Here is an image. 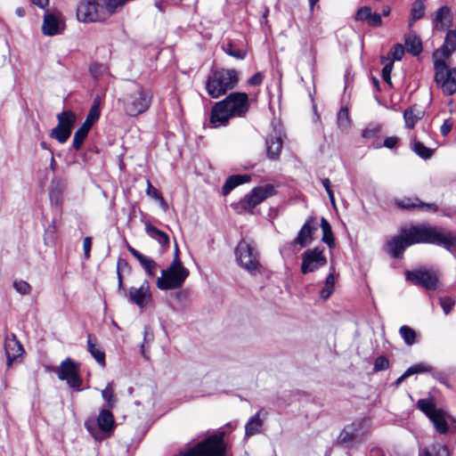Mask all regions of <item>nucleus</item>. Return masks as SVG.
Segmentation results:
<instances>
[{
    "mask_svg": "<svg viewBox=\"0 0 456 456\" xmlns=\"http://www.w3.org/2000/svg\"><path fill=\"white\" fill-rule=\"evenodd\" d=\"M402 232L408 236L412 245L434 244L452 253L456 251V233L454 232H443L439 228L428 224H411L402 228Z\"/></svg>",
    "mask_w": 456,
    "mask_h": 456,
    "instance_id": "nucleus-1",
    "label": "nucleus"
},
{
    "mask_svg": "<svg viewBox=\"0 0 456 456\" xmlns=\"http://www.w3.org/2000/svg\"><path fill=\"white\" fill-rule=\"evenodd\" d=\"M248 96L246 93H232L224 100L215 103L209 121L214 127L226 126L234 117H244L249 110Z\"/></svg>",
    "mask_w": 456,
    "mask_h": 456,
    "instance_id": "nucleus-2",
    "label": "nucleus"
},
{
    "mask_svg": "<svg viewBox=\"0 0 456 456\" xmlns=\"http://www.w3.org/2000/svg\"><path fill=\"white\" fill-rule=\"evenodd\" d=\"M239 83V72L235 69H212L206 80V90L212 98L224 95Z\"/></svg>",
    "mask_w": 456,
    "mask_h": 456,
    "instance_id": "nucleus-3",
    "label": "nucleus"
},
{
    "mask_svg": "<svg viewBox=\"0 0 456 456\" xmlns=\"http://www.w3.org/2000/svg\"><path fill=\"white\" fill-rule=\"evenodd\" d=\"M128 264L126 260L118 259L117 264V276H118V290L123 297H126L132 304L136 305L140 308L146 307L152 299L151 292L150 290V284L148 281H144L139 288L131 287L128 291L124 287L123 277L121 270L128 268Z\"/></svg>",
    "mask_w": 456,
    "mask_h": 456,
    "instance_id": "nucleus-4",
    "label": "nucleus"
},
{
    "mask_svg": "<svg viewBox=\"0 0 456 456\" xmlns=\"http://www.w3.org/2000/svg\"><path fill=\"white\" fill-rule=\"evenodd\" d=\"M153 94L150 89L138 86L118 101L122 102L126 115L137 117L146 112L152 102Z\"/></svg>",
    "mask_w": 456,
    "mask_h": 456,
    "instance_id": "nucleus-5",
    "label": "nucleus"
},
{
    "mask_svg": "<svg viewBox=\"0 0 456 456\" xmlns=\"http://www.w3.org/2000/svg\"><path fill=\"white\" fill-rule=\"evenodd\" d=\"M188 276L189 270L183 265L180 258L174 257L169 266L162 270L156 285L161 290L176 289L183 285Z\"/></svg>",
    "mask_w": 456,
    "mask_h": 456,
    "instance_id": "nucleus-6",
    "label": "nucleus"
},
{
    "mask_svg": "<svg viewBox=\"0 0 456 456\" xmlns=\"http://www.w3.org/2000/svg\"><path fill=\"white\" fill-rule=\"evenodd\" d=\"M234 253L237 263L250 275L256 276L262 273L263 266L260 264L259 252L252 243L241 240Z\"/></svg>",
    "mask_w": 456,
    "mask_h": 456,
    "instance_id": "nucleus-7",
    "label": "nucleus"
},
{
    "mask_svg": "<svg viewBox=\"0 0 456 456\" xmlns=\"http://www.w3.org/2000/svg\"><path fill=\"white\" fill-rule=\"evenodd\" d=\"M275 187L271 183L253 188L236 205L238 213H253V209L265 200L276 194Z\"/></svg>",
    "mask_w": 456,
    "mask_h": 456,
    "instance_id": "nucleus-8",
    "label": "nucleus"
},
{
    "mask_svg": "<svg viewBox=\"0 0 456 456\" xmlns=\"http://www.w3.org/2000/svg\"><path fill=\"white\" fill-rule=\"evenodd\" d=\"M405 278L415 286L426 290H436L439 287V277L436 271L420 267L405 272Z\"/></svg>",
    "mask_w": 456,
    "mask_h": 456,
    "instance_id": "nucleus-9",
    "label": "nucleus"
},
{
    "mask_svg": "<svg viewBox=\"0 0 456 456\" xmlns=\"http://www.w3.org/2000/svg\"><path fill=\"white\" fill-rule=\"evenodd\" d=\"M435 81L446 95H452L456 92V76L449 68L444 60L436 59L434 61Z\"/></svg>",
    "mask_w": 456,
    "mask_h": 456,
    "instance_id": "nucleus-10",
    "label": "nucleus"
},
{
    "mask_svg": "<svg viewBox=\"0 0 456 456\" xmlns=\"http://www.w3.org/2000/svg\"><path fill=\"white\" fill-rule=\"evenodd\" d=\"M105 5L96 0H82L77 8V17L82 22H96L104 19Z\"/></svg>",
    "mask_w": 456,
    "mask_h": 456,
    "instance_id": "nucleus-11",
    "label": "nucleus"
},
{
    "mask_svg": "<svg viewBox=\"0 0 456 456\" xmlns=\"http://www.w3.org/2000/svg\"><path fill=\"white\" fill-rule=\"evenodd\" d=\"M323 247L306 249L302 254L300 271L303 274L314 273L327 264Z\"/></svg>",
    "mask_w": 456,
    "mask_h": 456,
    "instance_id": "nucleus-12",
    "label": "nucleus"
},
{
    "mask_svg": "<svg viewBox=\"0 0 456 456\" xmlns=\"http://www.w3.org/2000/svg\"><path fill=\"white\" fill-rule=\"evenodd\" d=\"M79 366L70 358H67L60 364L57 375L59 379L65 380L69 387L79 388L82 385V379L79 377Z\"/></svg>",
    "mask_w": 456,
    "mask_h": 456,
    "instance_id": "nucleus-13",
    "label": "nucleus"
},
{
    "mask_svg": "<svg viewBox=\"0 0 456 456\" xmlns=\"http://www.w3.org/2000/svg\"><path fill=\"white\" fill-rule=\"evenodd\" d=\"M316 230V219L314 216H309L297 232V237L290 242V245L293 247L299 246L300 248H305L312 242L314 232Z\"/></svg>",
    "mask_w": 456,
    "mask_h": 456,
    "instance_id": "nucleus-14",
    "label": "nucleus"
},
{
    "mask_svg": "<svg viewBox=\"0 0 456 456\" xmlns=\"http://www.w3.org/2000/svg\"><path fill=\"white\" fill-rule=\"evenodd\" d=\"M364 425V419H356L351 424L346 426L338 436V443L340 444H346L353 443L354 441L363 436L364 432L362 431Z\"/></svg>",
    "mask_w": 456,
    "mask_h": 456,
    "instance_id": "nucleus-15",
    "label": "nucleus"
},
{
    "mask_svg": "<svg viewBox=\"0 0 456 456\" xmlns=\"http://www.w3.org/2000/svg\"><path fill=\"white\" fill-rule=\"evenodd\" d=\"M395 204L400 208L406 210H419L429 213H436L438 211V206L436 203H426L417 197L396 200Z\"/></svg>",
    "mask_w": 456,
    "mask_h": 456,
    "instance_id": "nucleus-16",
    "label": "nucleus"
},
{
    "mask_svg": "<svg viewBox=\"0 0 456 456\" xmlns=\"http://www.w3.org/2000/svg\"><path fill=\"white\" fill-rule=\"evenodd\" d=\"M411 242L404 232L400 231V235L394 236L387 242V248L389 255L394 258H402L403 252L411 246Z\"/></svg>",
    "mask_w": 456,
    "mask_h": 456,
    "instance_id": "nucleus-17",
    "label": "nucleus"
},
{
    "mask_svg": "<svg viewBox=\"0 0 456 456\" xmlns=\"http://www.w3.org/2000/svg\"><path fill=\"white\" fill-rule=\"evenodd\" d=\"M4 350L8 366H11L12 362H14L18 357L21 356L24 353L23 346L14 334H12L10 337L6 338L4 342Z\"/></svg>",
    "mask_w": 456,
    "mask_h": 456,
    "instance_id": "nucleus-18",
    "label": "nucleus"
},
{
    "mask_svg": "<svg viewBox=\"0 0 456 456\" xmlns=\"http://www.w3.org/2000/svg\"><path fill=\"white\" fill-rule=\"evenodd\" d=\"M266 155L272 160L279 159L282 149V139L281 132L274 130L270 134L265 141Z\"/></svg>",
    "mask_w": 456,
    "mask_h": 456,
    "instance_id": "nucleus-19",
    "label": "nucleus"
},
{
    "mask_svg": "<svg viewBox=\"0 0 456 456\" xmlns=\"http://www.w3.org/2000/svg\"><path fill=\"white\" fill-rule=\"evenodd\" d=\"M127 249L131 255L138 260L142 267L150 277L152 278L156 275L158 264L152 258L142 254L131 246H128Z\"/></svg>",
    "mask_w": 456,
    "mask_h": 456,
    "instance_id": "nucleus-20",
    "label": "nucleus"
},
{
    "mask_svg": "<svg viewBox=\"0 0 456 456\" xmlns=\"http://www.w3.org/2000/svg\"><path fill=\"white\" fill-rule=\"evenodd\" d=\"M97 425L102 432L110 434L115 425L112 412L110 410L102 409L97 418Z\"/></svg>",
    "mask_w": 456,
    "mask_h": 456,
    "instance_id": "nucleus-21",
    "label": "nucleus"
},
{
    "mask_svg": "<svg viewBox=\"0 0 456 456\" xmlns=\"http://www.w3.org/2000/svg\"><path fill=\"white\" fill-rule=\"evenodd\" d=\"M42 32L45 36H55L61 32L57 18L52 13H45L42 25Z\"/></svg>",
    "mask_w": 456,
    "mask_h": 456,
    "instance_id": "nucleus-22",
    "label": "nucleus"
},
{
    "mask_svg": "<svg viewBox=\"0 0 456 456\" xmlns=\"http://www.w3.org/2000/svg\"><path fill=\"white\" fill-rule=\"evenodd\" d=\"M452 20L451 9L444 5L440 7L436 12L433 19V26L436 29L444 30L446 24L445 22H451Z\"/></svg>",
    "mask_w": 456,
    "mask_h": 456,
    "instance_id": "nucleus-23",
    "label": "nucleus"
},
{
    "mask_svg": "<svg viewBox=\"0 0 456 456\" xmlns=\"http://www.w3.org/2000/svg\"><path fill=\"white\" fill-rule=\"evenodd\" d=\"M250 179L251 177L248 175H233L229 176L222 187L223 194H229L235 187L249 182Z\"/></svg>",
    "mask_w": 456,
    "mask_h": 456,
    "instance_id": "nucleus-24",
    "label": "nucleus"
},
{
    "mask_svg": "<svg viewBox=\"0 0 456 456\" xmlns=\"http://www.w3.org/2000/svg\"><path fill=\"white\" fill-rule=\"evenodd\" d=\"M56 118L58 120V126L64 127L72 132L77 121V117L72 110H63L57 114Z\"/></svg>",
    "mask_w": 456,
    "mask_h": 456,
    "instance_id": "nucleus-25",
    "label": "nucleus"
},
{
    "mask_svg": "<svg viewBox=\"0 0 456 456\" xmlns=\"http://www.w3.org/2000/svg\"><path fill=\"white\" fill-rule=\"evenodd\" d=\"M423 112L416 106H411L403 111V118L407 128H413L416 123L421 119Z\"/></svg>",
    "mask_w": 456,
    "mask_h": 456,
    "instance_id": "nucleus-26",
    "label": "nucleus"
},
{
    "mask_svg": "<svg viewBox=\"0 0 456 456\" xmlns=\"http://www.w3.org/2000/svg\"><path fill=\"white\" fill-rule=\"evenodd\" d=\"M456 50V30H449L440 52L444 58H448Z\"/></svg>",
    "mask_w": 456,
    "mask_h": 456,
    "instance_id": "nucleus-27",
    "label": "nucleus"
},
{
    "mask_svg": "<svg viewBox=\"0 0 456 456\" xmlns=\"http://www.w3.org/2000/svg\"><path fill=\"white\" fill-rule=\"evenodd\" d=\"M145 230L148 235L153 240H156L162 247H167L169 245V236L156 226L147 224Z\"/></svg>",
    "mask_w": 456,
    "mask_h": 456,
    "instance_id": "nucleus-28",
    "label": "nucleus"
},
{
    "mask_svg": "<svg viewBox=\"0 0 456 456\" xmlns=\"http://www.w3.org/2000/svg\"><path fill=\"white\" fill-rule=\"evenodd\" d=\"M405 47L409 53L418 56L422 52L420 38L415 34H410L405 37Z\"/></svg>",
    "mask_w": 456,
    "mask_h": 456,
    "instance_id": "nucleus-29",
    "label": "nucleus"
},
{
    "mask_svg": "<svg viewBox=\"0 0 456 456\" xmlns=\"http://www.w3.org/2000/svg\"><path fill=\"white\" fill-rule=\"evenodd\" d=\"M417 407L423 411L428 419L432 418L436 413H437L441 409H436V404L434 403V399L431 398H424L419 399L417 403Z\"/></svg>",
    "mask_w": 456,
    "mask_h": 456,
    "instance_id": "nucleus-30",
    "label": "nucleus"
},
{
    "mask_svg": "<svg viewBox=\"0 0 456 456\" xmlns=\"http://www.w3.org/2000/svg\"><path fill=\"white\" fill-rule=\"evenodd\" d=\"M321 228L322 231V240L326 243L329 248H332L335 247L334 236L331 229V225L328 222V220L324 217L321 219Z\"/></svg>",
    "mask_w": 456,
    "mask_h": 456,
    "instance_id": "nucleus-31",
    "label": "nucleus"
},
{
    "mask_svg": "<svg viewBox=\"0 0 456 456\" xmlns=\"http://www.w3.org/2000/svg\"><path fill=\"white\" fill-rule=\"evenodd\" d=\"M87 347L89 353L95 359V361L102 365L105 366V353L92 341V335L87 336Z\"/></svg>",
    "mask_w": 456,
    "mask_h": 456,
    "instance_id": "nucleus-32",
    "label": "nucleus"
},
{
    "mask_svg": "<svg viewBox=\"0 0 456 456\" xmlns=\"http://www.w3.org/2000/svg\"><path fill=\"white\" fill-rule=\"evenodd\" d=\"M262 427V420L260 419V411H257L253 417H251L245 425V434L248 436H251L259 432Z\"/></svg>",
    "mask_w": 456,
    "mask_h": 456,
    "instance_id": "nucleus-33",
    "label": "nucleus"
},
{
    "mask_svg": "<svg viewBox=\"0 0 456 456\" xmlns=\"http://www.w3.org/2000/svg\"><path fill=\"white\" fill-rule=\"evenodd\" d=\"M411 151L423 159H429L433 156V150L425 146L421 142L413 140L411 143Z\"/></svg>",
    "mask_w": 456,
    "mask_h": 456,
    "instance_id": "nucleus-34",
    "label": "nucleus"
},
{
    "mask_svg": "<svg viewBox=\"0 0 456 456\" xmlns=\"http://www.w3.org/2000/svg\"><path fill=\"white\" fill-rule=\"evenodd\" d=\"M425 14V4L421 0L413 2L411 8V18L409 20V26H412L414 22L421 19Z\"/></svg>",
    "mask_w": 456,
    "mask_h": 456,
    "instance_id": "nucleus-35",
    "label": "nucleus"
},
{
    "mask_svg": "<svg viewBox=\"0 0 456 456\" xmlns=\"http://www.w3.org/2000/svg\"><path fill=\"white\" fill-rule=\"evenodd\" d=\"M338 126L343 132H346L351 127V119L349 118L348 109L341 107L337 118Z\"/></svg>",
    "mask_w": 456,
    "mask_h": 456,
    "instance_id": "nucleus-36",
    "label": "nucleus"
},
{
    "mask_svg": "<svg viewBox=\"0 0 456 456\" xmlns=\"http://www.w3.org/2000/svg\"><path fill=\"white\" fill-rule=\"evenodd\" d=\"M223 50L227 53L228 55L237 59V60H243L247 56V51L238 47L235 44L229 42L226 45H223Z\"/></svg>",
    "mask_w": 456,
    "mask_h": 456,
    "instance_id": "nucleus-37",
    "label": "nucleus"
},
{
    "mask_svg": "<svg viewBox=\"0 0 456 456\" xmlns=\"http://www.w3.org/2000/svg\"><path fill=\"white\" fill-rule=\"evenodd\" d=\"M429 419L432 421L438 433L445 434L448 431V424L442 410H440Z\"/></svg>",
    "mask_w": 456,
    "mask_h": 456,
    "instance_id": "nucleus-38",
    "label": "nucleus"
},
{
    "mask_svg": "<svg viewBox=\"0 0 456 456\" xmlns=\"http://www.w3.org/2000/svg\"><path fill=\"white\" fill-rule=\"evenodd\" d=\"M89 129L86 127V126H80L78 129L75 132L73 141H72V147L76 151H79L84 143V141L88 135Z\"/></svg>",
    "mask_w": 456,
    "mask_h": 456,
    "instance_id": "nucleus-39",
    "label": "nucleus"
},
{
    "mask_svg": "<svg viewBox=\"0 0 456 456\" xmlns=\"http://www.w3.org/2000/svg\"><path fill=\"white\" fill-rule=\"evenodd\" d=\"M335 289V277L333 273H330L326 277L325 283L322 290L320 291V297L326 300L333 293Z\"/></svg>",
    "mask_w": 456,
    "mask_h": 456,
    "instance_id": "nucleus-40",
    "label": "nucleus"
},
{
    "mask_svg": "<svg viewBox=\"0 0 456 456\" xmlns=\"http://www.w3.org/2000/svg\"><path fill=\"white\" fill-rule=\"evenodd\" d=\"M399 333L407 346H411L416 343L417 334L411 327L406 325L402 326L399 330Z\"/></svg>",
    "mask_w": 456,
    "mask_h": 456,
    "instance_id": "nucleus-41",
    "label": "nucleus"
},
{
    "mask_svg": "<svg viewBox=\"0 0 456 456\" xmlns=\"http://www.w3.org/2000/svg\"><path fill=\"white\" fill-rule=\"evenodd\" d=\"M419 456H449V451L445 445L436 444L425 449Z\"/></svg>",
    "mask_w": 456,
    "mask_h": 456,
    "instance_id": "nucleus-42",
    "label": "nucleus"
},
{
    "mask_svg": "<svg viewBox=\"0 0 456 456\" xmlns=\"http://www.w3.org/2000/svg\"><path fill=\"white\" fill-rule=\"evenodd\" d=\"M71 134V131L56 126L50 134V136L60 143H65Z\"/></svg>",
    "mask_w": 456,
    "mask_h": 456,
    "instance_id": "nucleus-43",
    "label": "nucleus"
},
{
    "mask_svg": "<svg viewBox=\"0 0 456 456\" xmlns=\"http://www.w3.org/2000/svg\"><path fill=\"white\" fill-rule=\"evenodd\" d=\"M433 367L425 362H419L411 365L406 370V374L410 377L414 374H420L432 371Z\"/></svg>",
    "mask_w": 456,
    "mask_h": 456,
    "instance_id": "nucleus-44",
    "label": "nucleus"
},
{
    "mask_svg": "<svg viewBox=\"0 0 456 456\" xmlns=\"http://www.w3.org/2000/svg\"><path fill=\"white\" fill-rule=\"evenodd\" d=\"M102 397L103 398L104 401L107 402L108 406L110 408L114 407L116 399H115V395L113 393V388H112L111 383H108L106 387L103 390H102Z\"/></svg>",
    "mask_w": 456,
    "mask_h": 456,
    "instance_id": "nucleus-45",
    "label": "nucleus"
},
{
    "mask_svg": "<svg viewBox=\"0 0 456 456\" xmlns=\"http://www.w3.org/2000/svg\"><path fill=\"white\" fill-rule=\"evenodd\" d=\"M389 368V361L386 356H378L374 361L373 370L375 372L387 370Z\"/></svg>",
    "mask_w": 456,
    "mask_h": 456,
    "instance_id": "nucleus-46",
    "label": "nucleus"
},
{
    "mask_svg": "<svg viewBox=\"0 0 456 456\" xmlns=\"http://www.w3.org/2000/svg\"><path fill=\"white\" fill-rule=\"evenodd\" d=\"M371 13V8L370 6H362L360 7L356 13H355V16H354V20L356 21H363V20H369V17Z\"/></svg>",
    "mask_w": 456,
    "mask_h": 456,
    "instance_id": "nucleus-47",
    "label": "nucleus"
},
{
    "mask_svg": "<svg viewBox=\"0 0 456 456\" xmlns=\"http://www.w3.org/2000/svg\"><path fill=\"white\" fill-rule=\"evenodd\" d=\"M56 238V227L54 224H50L45 232L44 240L46 245L53 244Z\"/></svg>",
    "mask_w": 456,
    "mask_h": 456,
    "instance_id": "nucleus-48",
    "label": "nucleus"
},
{
    "mask_svg": "<svg viewBox=\"0 0 456 456\" xmlns=\"http://www.w3.org/2000/svg\"><path fill=\"white\" fill-rule=\"evenodd\" d=\"M13 288L20 295H27L31 290V286L25 281H14Z\"/></svg>",
    "mask_w": 456,
    "mask_h": 456,
    "instance_id": "nucleus-49",
    "label": "nucleus"
},
{
    "mask_svg": "<svg viewBox=\"0 0 456 456\" xmlns=\"http://www.w3.org/2000/svg\"><path fill=\"white\" fill-rule=\"evenodd\" d=\"M440 305L443 308V311L444 314H448L451 313L452 309L453 308L455 302L454 300L450 297H440Z\"/></svg>",
    "mask_w": 456,
    "mask_h": 456,
    "instance_id": "nucleus-50",
    "label": "nucleus"
},
{
    "mask_svg": "<svg viewBox=\"0 0 456 456\" xmlns=\"http://www.w3.org/2000/svg\"><path fill=\"white\" fill-rule=\"evenodd\" d=\"M89 71L94 78L97 79L106 71V67L101 63H94L90 66Z\"/></svg>",
    "mask_w": 456,
    "mask_h": 456,
    "instance_id": "nucleus-51",
    "label": "nucleus"
},
{
    "mask_svg": "<svg viewBox=\"0 0 456 456\" xmlns=\"http://www.w3.org/2000/svg\"><path fill=\"white\" fill-rule=\"evenodd\" d=\"M394 63L393 61H389L387 63L384 68L382 69V78L383 80L388 84L390 86H392V81H391V72L393 69Z\"/></svg>",
    "mask_w": 456,
    "mask_h": 456,
    "instance_id": "nucleus-52",
    "label": "nucleus"
},
{
    "mask_svg": "<svg viewBox=\"0 0 456 456\" xmlns=\"http://www.w3.org/2000/svg\"><path fill=\"white\" fill-rule=\"evenodd\" d=\"M380 133L379 126L368 127L362 133V136L366 139L378 138Z\"/></svg>",
    "mask_w": 456,
    "mask_h": 456,
    "instance_id": "nucleus-53",
    "label": "nucleus"
},
{
    "mask_svg": "<svg viewBox=\"0 0 456 456\" xmlns=\"http://www.w3.org/2000/svg\"><path fill=\"white\" fill-rule=\"evenodd\" d=\"M367 23L370 27L377 28L381 27L383 24L381 15L378 12H372L370 13L369 20H367Z\"/></svg>",
    "mask_w": 456,
    "mask_h": 456,
    "instance_id": "nucleus-54",
    "label": "nucleus"
},
{
    "mask_svg": "<svg viewBox=\"0 0 456 456\" xmlns=\"http://www.w3.org/2000/svg\"><path fill=\"white\" fill-rule=\"evenodd\" d=\"M404 52L405 48L403 47V45L395 44L391 50V54L394 60L400 61L404 55Z\"/></svg>",
    "mask_w": 456,
    "mask_h": 456,
    "instance_id": "nucleus-55",
    "label": "nucleus"
},
{
    "mask_svg": "<svg viewBox=\"0 0 456 456\" xmlns=\"http://www.w3.org/2000/svg\"><path fill=\"white\" fill-rule=\"evenodd\" d=\"M322 184L323 185L325 191L328 193L329 199L330 200V203L335 206V197L334 192L331 190V183L329 178H323L322 179Z\"/></svg>",
    "mask_w": 456,
    "mask_h": 456,
    "instance_id": "nucleus-56",
    "label": "nucleus"
},
{
    "mask_svg": "<svg viewBox=\"0 0 456 456\" xmlns=\"http://www.w3.org/2000/svg\"><path fill=\"white\" fill-rule=\"evenodd\" d=\"M430 372H431L432 377L436 380L439 381L441 384H444V385L449 387L447 377L443 371L437 370H432V371H430Z\"/></svg>",
    "mask_w": 456,
    "mask_h": 456,
    "instance_id": "nucleus-57",
    "label": "nucleus"
},
{
    "mask_svg": "<svg viewBox=\"0 0 456 456\" xmlns=\"http://www.w3.org/2000/svg\"><path fill=\"white\" fill-rule=\"evenodd\" d=\"M264 75L261 72H256L248 80L249 86H259L263 83Z\"/></svg>",
    "mask_w": 456,
    "mask_h": 456,
    "instance_id": "nucleus-58",
    "label": "nucleus"
},
{
    "mask_svg": "<svg viewBox=\"0 0 456 456\" xmlns=\"http://www.w3.org/2000/svg\"><path fill=\"white\" fill-rule=\"evenodd\" d=\"M146 193L149 197L157 200L160 198L161 193L151 183L150 181H147V189Z\"/></svg>",
    "mask_w": 456,
    "mask_h": 456,
    "instance_id": "nucleus-59",
    "label": "nucleus"
},
{
    "mask_svg": "<svg viewBox=\"0 0 456 456\" xmlns=\"http://www.w3.org/2000/svg\"><path fill=\"white\" fill-rule=\"evenodd\" d=\"M92 247V238L86 237L83 240L84 256L86 259L90 257V251Z\"/></svg>",
    "mask_w": 456,
    "mask_h": 456,
    "instance_id": "nucleus-60",
    "label": "nucleus"
},
{
    "mask_svg": "<svg viewBox=\"0 0 456 456\" xmlns=\"http://www.w3.org/2000/svg\"><path fill=\"white\" fill-rule=\"evenodd\" d=\"M100 116H101V110H96V107H94V108H90V110L86 115V118L96 122L100 118Z\"/></svg>",
    "mask_w": 456,
    "mask_h": 456,
    "instance_id": "nucleus-61",
    "label": "nucleus"
},
{
    "mask_svg": "<svg viewBox=\"0 0 456 456\" xmlns=\"http://www.w3.org/2000/svg\"><path fill=\"white\" fill-rule=\"evenodd\" d=\"M398 142V138L396 136H390V137H387L385 140H384V143L383 145L386 147V148H388V149H393L395 147V145L397 144Z\"/></svg>",
    "mask_w": 456,
    "mask_h": 456,
    "instance_id": "nucleus-62",
    "label": "nucleus"
},
{
    "mask_svg": "<svg viewBox=\"0 0 456 456\" xmlns=\"http://www.w3.org/2000/svg\"><path fill=\"white\" fill-rule=\"evenodd\" d=\"M452 123L449 120H445L440 128L441 134L446 136L452 130Z\"/></svg>",
    "mask_w": 456,
    "mask_h": 456,
    "instance_id": "nucleus-63",
    "label": "nucleus"
},
{
    "mask_svg": "<svg viewBox=\"0 0 456 456\" xmlns=\"http://www.w3.org/2000/svg\"><path fill=\"white\" fill-rule=\"evenodd\" d=\"M370 456H385L384 452L379 448H372L370 451Z\"/></svg>",
    "mask_w": 456,
    "mask_h": 456,
    "instance_id": "nucleus-64",
    "label": "nucleus"
}]
</instances>
